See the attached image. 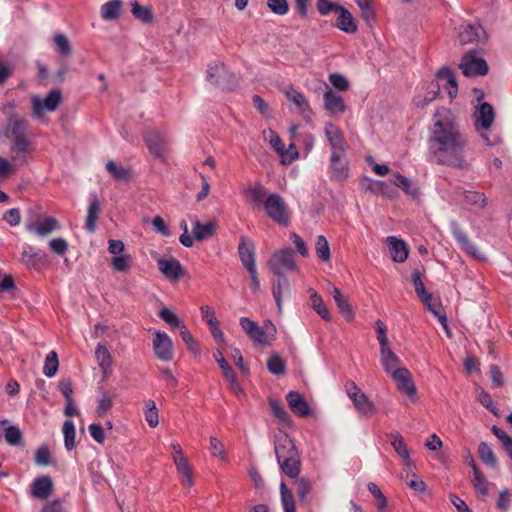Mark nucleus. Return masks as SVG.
<instances>
[{"mask_svg": "<svg viewBox=\"0 0 512 512\" xmlns=\"http://www.w3.org/2000/svg\"><path fill=\"white\" fill-rule=\"evenodd\" d=\"M274 451L278 463L300 454L294 441L284 432L275 435Z\"/></svg>", "mask_w": 512, "mask_h": 512, "instance_id": "obj_11", "label": "nucleus"}, {"mask_svg": "<svg viewBox=\"0 0 512 512\" xmlns=\"http://www.w3.org/2000/svg\"><path fill=\"white\" fill-rule=\"evenodd\" d=\"M458 190H459L458 193L461 192L463 194V196L465 198V202L467 204L475 205L479 208H484L487 205V198L484 195V193L477 192V191H466L462 188H459Z\"/></svg>", "mask_w": 512, "mask_h": 512, "instance_id": "obj_41", "label": "nucleus"}, {"mask_svg": "<svg viewBox=\"0 0 512 512\" xmlns=\"http://www.w3.org/2000/svg\"><path fill=\"white\" fill-rule=\"evenodd\" d=\"M158 316L172 327H180L182 325L179 317L167 307H163L159 311Z\"/></svg>", "mask_w": 512, "mask_h": 512, "instance_id": "obj_61", "label": "nucleus"}, {"mask_svg": "<svg viewBox=\"0 0 512 512\" xmlns=\"http://www.w3.org/2000/svg\"><path fill=\"white\" fill-rule=\"evenodd\" d=\"M26 229L38 236L45 237L60 229L58 220L54 217H46L42 222L31 221L26 224Z\"/></svg>", "mask_w": 512, "mask_h": 512, "instance_id": "obj_17", "label": "nucleus"}, {"mask_svg": "<svg viewBox=\"0 0 512 512\" xmlns=\"http://www.w3.org/2000/svg\"><path fill=\"white\" fill-rule=\"evenodd\" d=\"M27 131V120L24 118H16L13 114L8 117L4 135L7 138H17L25 136Z\"/></svg>", "mask_w": 512, "mask_h": 512, "instance_id": "obj_24", "label": "nucleus"}, {"mask_svg": "<svg viewBox=\"0 0 512 512\" xmlns=\"http://www.w3.org/2000/svg\"><path fill=\"white\" fill-rule=\"evenodd\" d=\"M267 215L277 224L287 227L290 223L289 209L284 199L277 193L269 194L264 202Z\"/></svg>", "mask_w": 512, "mask_h": 512, "instance_id": "obj_2", "label": "nucleus"}, {"mask_svg": "<svg viewBox=\"0 0 512 512\" xmlns=\"http://www.w3.org/2000/svg\"><path fill=\"white\" fill-rule=\"evenodd\" d=\"M35 464L38 466H49L52 464V456L48 447L41 446L36 450Z\"/></svg>", "mask_w": 512, "mask_h": 512, "instance_id": "obj_58", "label": "nucleus"}, {"mask_svg": "<svg viewBox=\"0 0 512 512\" xmlns=\"http://www.w3.org/2000/svg\"><path fill=\"white\" fill-rule=\"evenodd\" d=\"M311 307L325 321L331 320V315L323 302L322 297L317 292H312L310 296Z\"/></svg>", "mask_w": 512, "mask_h": 512, "instance_id": "obj_38", "label": "nucleus"}, {"mask_svg": "<svg viewBox=\"0 0 512 512\" xmlns=\"http://www.w3.org/2000/svg\"><path fill=\"white\" fill-rule=\"evenodd\" d=\"M267 368L271 374L278 376L285 373L286 365L278 354H273L267 361Z\"/></svg>", "mask_w": 512, "mask_h": 512, "instance_id": "obj_50", "label": "nucleus"}, {"mask_svg": "<svg viewBox=\"0 0 512 512\" xmlns=\"http://www.w3.org/2000/svg\"><path fill=\"white\" fill-rule=\"evenodd\" d=\"M451 231L453 237L456 239L457 243L461 246V248L466 251L468 254L472 255L474 258L480 259L481 254L479 253L476 246L470 241L467 234L460 228L457 222L453 221L451 223Z\"/></svg>", "mask_w": 512, "mask_h": 512, "instance_id": "obj_18", "label": "nucleus"}, {"mask_svg": "<svg viewBox=\"0 0 512 512\" xmlns=\"http://www.w3.org/2000/svg\"><path fill=\"white\" fill-rule=\"evenodd\" d=\"M446 80L445 89L451 99L457 96L458 85L453 71L449 67H442L436 73V81Z\"/></svg>", "mask_w": 512, "mask_h": 512, "instance_id": "obj_29", "label": "nucleus"}, {"mask_svg": "<svg viewBox=\"0 0 512 512\" xmlns=\"http://www.w3.org/2000/svg\"><path fill=\"white\" fill-rule=\"evenodd\" d=\"M468 140L456 116L446 108L437 109L429 126L428 149L437 164L467 169L465 149Z\"/></svg>", "mask_w": 512, "mask_h": 512, "instance_id": "obj_1", "label": "nucleus"}, {"mask_svg": "<svg viewBox=\"0 0 512 512\" xmlns=\"http://www.w3.org/2000/svg\"><path fill=\"white\" fill-rule=\"evenodd\" d=\"M62 100V94L59 89H54L48 93L45 99H41L39 96H33L31 98L33 112L36 116H41L45 110L55 111Z\"/></svg>", "mask_w": 512, "mask_h": 512, "instance_id": "obj_9", "label": "nucleus"}, {"mask_svg": "<svg viewBox=\"0 0 512 512\" xmlns=\"http://www.w3.org/2000/svg\"><path fill=\"white\" fill-rule=\"evenodd\" d=\"M5 441L12 446H18L23 443V435L17 426H8L5 429Z\"/></svg>", "mask_w": 512, "mask_h": 512, "instance_id": "obj_54", "label": "nucleus"}, {"mask_svg": "<svg viewBox=\"0 0 512 512\" xmlns=\"http://www.w3.org/2000/svg\"><path fill=\"white\" fill-rule=\"evenodd\" d=\"M412 282L414 285L415 293L421 300L431 299L432 295L426 291L425 285L421 279L419 271H415L412 274Z\"/></svg>", "mask_w": 512, "mask_h": 512, "instance_id": "obj_55", "label": "nucleus"}, {"mask_svg": "<svg viewBox=\"0 0 512 512\" xmlns=\"http://www.w3.org/2000/svg\"><path fill=\"white\" fill-rule=\"evenodd\" d=\"M150 153L161 162H165L168 149V139L158 130L148 131L144 135Z\"/></svg>", "mask_w": 512, "mask_h": 512, "instance_id": "obj_7", "label": "nucleus"}, {"mask_svg": "<svg viewBox=\"0 0 512 512\" xmlns=\"http://www.w3.org/2000/svg\"><path fill=\"white\" fill-rule=\"evenodd\" d=\"M64 446L67 451H71L75 447L76 431L74 423L66 420L63 424Z\"/></svg>", "mask_w": 512, "mask_h": 512, "instance_id": "obj_45", "label": "nucleus"}, {"mask_svg": "<svg viewBox=\"0 0 512 512\" xmlns=\"http://www.w3.org/2000/svg\"><path fill=\"white\" fill-rule=\"evenodd\" d=\"M484 36L485 31L480 25L465 24L461 26L458 39L461 45H466L473 42H479L481 37Z\"/></svg>", "mask_w": 512, "mask_h": 512, "instance_id": "obj_20", "label": "nucleus"}, {"mask_svg": "<svg viewBox=\"0 0 512 512\" xmlns=\"http://www.w3.org/2000/svg\"><path fill=\"white\" fill-rule=\"evenodd\" d=\"M329 172L333 181L343 182L349 177V163L345 151L331 152Z\"/></svg>", "mask_w": 512, "mask_h": 512, "instance_id": "obj_8", "label": "nucleus"}, {"mask_svg": "<svg viewBox=\"0 0 512 512\" xmlns=\"http://www.w3.org/2000/svg\"><path fill=\"white\" fill-rule=\"evenodd\" d=\"M268 267L274 275L284 274V270H296L293 251L290 248H285L275 252L268 261Z\"/></svg>", "mask_w": 512, "mask_h": 512, "instance_id": "obj_6", "label": "nucleus"}, {"mask_svg": "<svg viewBox=\"0 0 512 512\" xmlns=\"http://www.w3.org/2000/svg\"><path fill=\"white\" fill-rule=\"evenodd\" d=\"M238 254L242 265L246 269L256 267L255 245L248 237L241 236L240 243L238 245Z\"/></svg>", "mask_w": 512, "mask_h": 512, "instance_id": "obj_16", "label": "nucleus"}, {"mask_svg": "<svg viewBox=\"0 0 512 512\" xmlns=\"http://www.w3.org/2000/svg\"><path fill=\"white\" fill-rule=\"evenodd\" d=\"M426 308L439 320L442 327L445 329L448 337H451V333L447 323V316L445 313H441L440 309L432 303V298L427 300H422Z\"/></svg>", "mask_w": 512, "mask_h": 512, "instance_id": "obj_49", "label": "nucleus"}, {"mask_svg": "<svg viewBox=\"0 0 512 512\" xmlns=\"http://www.w3.org/2000/svg\"><path fill=\"white\" fill-rule=\"evenodd\" d=\"M478 455L481 461L491 467V468H497L498 467V461L497 458L491 449V447L486 442H480L478 446Z\"/></svg>", "mask_w": 512, "mask_h": 512, "instance_id": "obj_35", "label": "nucleus"}, {"mask_svg": "<svg viewBox=\"0 0 512 512\" xmlns=\"http://www.w3.org/2000/svg\"><path fill=\"white\" fill-rule=\"evenodd\" d=\"M112 266L116 271L124 272L131 267L130 255H120L112 259Z\"/></svg>", "mask_w": 512, "mask_h": 512, "instance_id": "obj_63", "label": "nucleus"}, {"mask_svg": "<svg viewBox=\"0 0 512 512\" xmlns=\"http://www.w3.org/2000/svg\"><path fill=\"white\" fill-rule=\"evenodd\" d=\"M269 405L274 416L281 422L287 425L292 423L291 417L283 406L275 399L269 398Z\"/></svg>", "mask_w": 512, "mask_h": 512, "instance_id": "obj_48", "label": "nucleus"}, {"mask_svg": "<svg viewBox=\"0 0 512 512\" xmlns=\"http://www.w3.org/2000/svg\"><path fill=\"white\" fill-rule=\"evenodd\" d=\"M246 191L256 205L264 206L265 199L268 196L267 190L264 186L260 184L256 186H249Z\"/></svg>", "mask_w": 512, "mask_h": 512, "instance_id": "obj_53", "label": "nucleus"}, {"mask_svg": "<svg viewBox=\"0 0 512 512\" xmlns=\"http://www.w3.org/2000/svg\"><path fill=\"white\" fill-rule=\"evenodd\" d=\"M286 400L291 411L299 417H307L311 409L305 398L297 391H290Z\"/></svg>", "mask_w": 512, "mask_h": 512, "instance_id": "obj_19", "label": "nucleus"}, {"mask_svg": "<svg viewBox=\"0 0 512 512\" xmlns=\"http://www.w3.org/2000/svg\"><path fill=\"white\" fill-rule=\"evenodd\" d=\"M325 135L332 152L342 153V151H345L343 136L333 123L330 122L325 125Z\"/></svg>", "mask_w": 512, "mask_h": 512, "instance_id": "obj_26", "label": "nucleus"}, {"mask_svg": "<svg viewBox=\"0 0 512 512\" xmlns=\"http://www.w3.org/2000/svg\"><path fill=\"white\" fill-rule=\"evenodd\" d=\"M367 489L374 496L377 508L379 510L385 509L387 507V499L377 484L369 482Z\"/></svg>", "mask_w": 512, "mask_h": 512, "instance_id": "obj_56", "label": "nucleus"}, {"mask_svg": "<svg viewBox=\"0 0 512 512\" xmlns=\"http://www.w3.org/2000/svg\"><path fill=\"white\" fill-rule=\"evenodd\" d=\"M315 251H316L317 257L322 262H327L330 260V257H331L330 247H329L328 241L325 236H323V235L317 236L316 242H315Z\"/></svg>", "mask_w": 512, "mask_h": 512, "instance_id": "obj_46", "label": "nucleus"}, {"mask_svg": "<svg viewBox=\"0 0 512 512\" xmlns=\"http://www.w3.org/2000/svg\"><path fill=\"white\" fill-rule=\"evenodd\" d=\"M95 357L101 370L110 371L112 367V357L108 349L103 344H98L95 350Z\"/></svg>", "mask_w": 512, "mask_h": 512, "instance_id": "obj_39", "label": "nucleus"}, {"mask_svg": "<svg viewBox=\"0 0 512 512\" xmlns=\"http://www.w3.org/2000/svg\"><path fill=\"white\" fill-rule=\"evenodd\" d=\"M145 420L150 427H156L159 423L158 410L153 400L149 399L145 402Z\"/></svg>", "mask_w": 512, "mask_h": 512, "instance_id": "obj_52", "label": "nucleus"}, {"mask_svg": "<svg viewBox=\"0 0 512 512\" xmlns=\"http://www.w3.org/2000/svg\"><path fill=\"white\" fill-rule=\"evenodd\" d=\"M355 3L361 11L362 19L369 27H372L376 21V14L372 7L371 0H355Z\"/></svg>", "mask_w": 512, "mask_h": 512, "instance_id": "obj_36", "label": "nucleus"}, {"mask_svg": "<svg viewBox=\"0 0 512 512\" xmlns=\"http://www.w3.org/2000/svg\"><path fill=\"white\" fill-rule=\"evenodd\" d=\"M337 13L338 17L334 23V26L347 34H354L358 27L356 20L351 12L342 6Z\"/></svg>", "mask_w": 512, "mask_h": 512, "instance_id": "obj_22", "label": "nucleus"}, {"mask_svg": "<svg viewBox=\"0 0 512 512\" xmlns=\"http://www.w3.org/2000/svg\"><path fill=\"white\" fill-rule=\"evenodd\" d=\"M391 378L396 382L400 393L409 397L412 402L416 401V386L408 369L400 368L394 371Z\"/></svg>", "mask_w": 512, "mask_h": 512, "instance_id": "obj_10", "label": "nucleus"}, {"mask_svg": "<svg viewBox=\"0 0 512 512\" xmlns=\"http://www.w3.org/2000/svg\"><path fill=\"white\" fill-rule=\"evenodd\" d=\"M131 13L136 19L143 23H151L153 20L152 10L147 6L140 5L138 1L131 3Z\"/></svg>", "mask_w": 512, "mask_h": 512, "instance_id": "obj_40", "label": "nucleus"}, {"mask_svg": "<svg viewBox=\"0 0 512 512\" xmlns=\"http://www.w3.org/2000/svg\"><path fill=\"white\" fill-rule=\"evenodd\" d=\"M157 266L160 272L170 281H177L184 275L181 263L175 258H159Z\"/></svg>", "mask_w": 512, "mask_h": 512, "instance_id": "obj_15", "label": "nucleus"}, {"mask_svg": "<svg viewBox=\"0 0 512 512\" xmlns=\"http://www.w3.org/2000/svg\"><path fill=\"white\" fill-rule=\"evenodd\" d=\"M122 1L110 0L101 6V17L104 20H116L121 15Z\"/></svg>", "mask_w": 512, "mask_h": 512, "instance_id": "obj_34", "label": "nucleus"}, {"mask_svg": "<svg viewBox=\"0 0 512 512\" xmlns=\"http://www.w3.org/2000/svg\"><path fill=\"white\" fill-rule=\"evenodd\" d=\"M475 129L477 132L481 130L487 131L495 119V111L491 104L487 102L481 103L475 111Z\"/></svg>", "mask_w": 512, "mask_h": 512, "instance_id": "obj_13", "label": "nucleus"}, {"mask_svg": "<svg viewBox=\"0 0 512 512\" xmlns=\"http://www.w3.org/2000/svg\"><path fill=\"white\" fill-rule=\"evenodd\" d=\"M459 68L466 77L484 76L489 70L487 62L477 57V51L474 49L463 55Z\"/></svg>", "mask_w": 512, "mask_h": 512, "instance_id": "obj_4", "label": "nucleus"}, {"mask_svg": "<svg viewBox=\"0 0 512 512\" xmlns=\"http://www.w3.org/2000/svg\"><path fill=\"white\" fill-rule=\"evenodd\" d=\"M206 80L217 87L233 90L237 86L235 74L230 72L223 63H214L208 66Z\"/></svg>", "mask_w": 512, "mask_h": 512, "instance_id": "obj_3", "label": "nucleus"}, {"mask_svg": "<svg viewBox=\"0 0 512 512\" xmlns=\"http://www.w3.org/2000/svg\"><path fill=\"white\" fill-rule=\"evenodd\" d=\"M281 471L289 478H298L301 470L300 454L278 463Z\"/></svg>", "mask_w": 512, "mask_h": 512, "instance_id": "obj_31", "label": "nucleus"}, {"mask_svg": "<svg viewBox=\"0 0 512 512\" xmlns=\"http://www.w3.org/2000/svg\"><path fill=\"white\" fill-rule=\"evenodd\" d=\"M439 91H440L439 83L437 81L432 82L430 84V86L428 87V90H427L426 94L424 95V97L416 100L417 107L423 108L426 105H428L430 102H432L437 97V95L439 94Z\"/></svg>", "mask_w": 512, "mask_h": 512, "instance_id": "obj_51", "label": "nucleus"}, {"mask_svg": "<svg viewBox=\"0 0 512 512\" xmlns=\"http://www.w3.org/2000/svg\"><path fill=\"white\" fill-rule=\"evenodd\" d=\"M324 107L331 114L344 113L346 106L341 95L335 93L329 87L323 95Z\"/></svg>", "mask_w": 512, "mask_h": 512, "instance_id": "obj_23", "label": "nucleus"}, {"mask_svg": "<svg viewBox=\"0 0 512 512\" xmlns=\"http://www.w3.org/2000/svg\"><path fill=\"white\" fill-rule=\"evenodd\" d=\"M394 178L393 184L401 188L405 193L411 196H416L418 194V187L412 183L410 179L400 173H396Z\"/></svg>", "mask_w": 512, "mask_h": 512, "instance_id": "obj_44", "label": "nucleus"}, {"mask_svg": "<svg viewBox=\"0 0 512 512\" xmlns=\"http://www.w3.org/2000/svg\"><path fill=\"white\" fill-rule=\"evenodd\" d=\"M215 224L213 222H207L202 224L198 219L193 221V235L197 241H203L215 233Z\"/></svg>", "mask_w": 512, "mask_h": 512, "instance_id": "obj_33", "label": "nucleus"}, {"mask_svg": "<svg viewBox=\"0 0 512 512\" xmlns=\"http://www.w3.org/2000/svg\"><path fill=\"white\" fill-rule=\"evenodd\" d=\"M285 95L289 101L293 102L296 106H298L301 109V112L304 114V117L307 118V114L310 113L311 110L303 94H301L300 92L293 88H290L285 92Z\"/></svg>", "mask_w": 512, "mask_h": 512, "instance_id": "obj_37", "label": "nucleus"}, {"mask_svg": "<svg viewBox=\"0 0 512 512\" xmlns=\"http://www.w3.org/2000/svg\"><path fill=\"white\" fill-rule=\"evenodd\" d=\"M54 42L57 46L58 52L63 56H68L71 54L72 47L68 38L63 34H58L54 37Z\"/></svg>", "mask_w": 512, "mask_h": 512, "instance_id": "obj_62", "label": "nucleus"}, {"mask_svg": "<svg viewBox=\"0 0 512 512\" xmlns=\"http://www.w3.org/2000/svg\"><path fill=\"white\" fill-rule=\"evenodd\" d=\"M100 212V204L97 196L91 195L86 217L85 228L87 231L93 233L96 229V220Z\"/></svg>", "mask_w": 512, "mask_h": 512, "instance_id": "obj_32", "label": "nucleus"}, {"mask_svg": "<svg viewBox=\"0 0 512 512\" xmlns=\"http://www.w3.org/2000/svg\"><path fill=\"white\" fill-rule=\"evenodd\" d=\"M345 389L347 395L353 401L355 408L361 415L369 416L375 412L376 408L374 403L361 391L355 382L348 381L345 384Z\"/></svg>", "mask_w": 512, "mask_h": 512, "instance_id": "obj_5", "label": "nucleus"}, {"mask_svg": "<svg viewBox=\"0 0 512 512\" xmlns=\"http://www.w3.org/2000/svg\"><path fill=\"white\" fill-rule=\"evenodd\" d=\"M58 367V355L55 351H51L45 358L43 373L49 378L53 377L57 373Z\"/></svg>", "mask_w": 512, "mask_h": 512, "instance_id": "obj_47", "label": "nucleus"}, {"mask_svg": "<svg viewBox=\"0 0 512 512\" xmlns=\"http://www.w3.org/2000/svg\"><path fill=\"white\" fill-rule=\"evenodd\" d=\"M106 170L115 180L124 181L130 178V169L117 165L114 161L106 163Z\"/></svg>", "mask_w": 512, "mask_h": 512, "instance_id": "obj_43", "label": "nucleus"}, {"mask_svg": "<svg viewBox=\"0 0 512 512\" xmlns=\"http://www.w3.org/2000/svg\"><path fill=\"white\" fill-rule=\"evenodd\" d=\"M31 150V142L25 136L13 138V144L10 148V152L13 154V161L22 165L26 163L25 154Z\"/></svg>", "mask_w": 512, "mask_h": 512, "instance_id": "obj_21", "label": "nucleus"}, {"mask_svg": "<svg viewBox=\"0 0 512 512\" xmlns=\"http://www.w3.org/2000/svg\"><path fill=\"white\" fill-rule=\"evenodd\" d=\"M390 443L394 448L395 452L403 459L405 465L411 466L412 460L410 458L409 450L404 441L403 436L399 432H392L389 435Z\"/></svg>", "mask_w": 512, "mask_h": 512, "instance_id": "obj_30", "label": "nucleus"}, {"mask_svg": "<svg viewBox=\"0 0 512 512\" xmlns=\"http://www.w3.org/2000/svg\"><path fill=\"white\" fill-rule=\"evenodd\" d=\"M380 362L387 374L392 376L394 371H397L401 367L400 358L389 348L380 349Z\"/></svg>", "mask_w": 512, "mask_h": 512, "instance_id": "obj_27", "label": "nucleus"}, {"mask_svg": "<svg viewBox=\"0 0 512 512\" xmlns=\"http://www.w3.org/2000/svg\"><path fill=\"white\" fill-rule=\"evenodd\" d=\"M41 512H66L64 501L62 499H54L47 502L42 507Z\"/></svg>", "mask_w": 512, "mask_h": 512, "instance_id": "obj_64", "label": "nucleus"}, {"mask_svg": "<svg viewBox=\"0 0 512 512\" xmlns=\"http://www.w3.org/2000/svg\"><path fill=\"white\" fill-rule=\"evenodd\" d=\"M54 491V484L49 475H42L33 480L30 485V494L33 498L46 500Z\"/></svg>", "mask_w": 512, "mask_h": 512, "instance_id": "obj_14", "label": "nucleus"}, {"mask_svg": "<svg viewBox=\"0 0 512 512\" xmlns=\"http://www.w3.org/2000/svg\"><path fill=\"white\" fill-rule=\"evenodd\" d=\"M296 493L301 502H305L311 490V483L306 478H296Z\"/></svg>", "mask_w": 512, "mask_h": 512, "instance_id": "obj_60", "label": "nucleus"}, {"mask_svg": "<svg viewBox=\"0 0 512 512\" xmlns=\"http://www.w3.org/2000/svg\"><path fill=\"white\" fill-rule=\"evenodd\" d=\"M280 494L284 512H296L294 496L283 481L280 483Z\"/></svg>", "mask_w": 512, "mask_h": 512, "instance_id": "obj_42", "label": "nucleus"}, {"mask_svg": "<svg viewBox=\"0 0 512 512\" xmlns=\"http://www.w3.org/2000/svg\"><path fill=\"white\" fill-rule=\"evenodd\" d=\"M342 5L329 0H317L316 8L320 15L327 16L331 12H338Z\"/></svg>", "mask_w": 512, "mask_h": 512, "instance_id": "obj_57", "label": "nucleus"}, {"mask_svg": "<svg viewBox=\"0 0 512 512\" xmlns=\"http://www.w3.org/2000/svg\"><path fill=\"white\" fill-rule=\"evenodd\" d=\"M272 282V295L277 304L278 311L282 312V297L290 292V283L284 274L276 275Z\"/></svg>", "mask_w": 512, "mask_h": 512, "instance_id": "obj_25", "label": "nucleus"}, {"mask_svg": "<svg viewBox=\"0 0 512 512\" xmlns=\"http://www.w3.org/2000/svg\"><path fill=\"white\" fill-rule=\"evenodd\" d=\"M267 7L276 15L283 16L289 11L287 0H267Z\"/></svg>", "mask_w": 512, "mask_h": 512, "instance_id": "obj_59", "label": "nucleus"}, {"mask_svg": "<svg viewBox=\"0 0 512 512\" xmlns=\"http://www.w3.org/2000/svg\"><path fill=\"white\" fill-rule=\"evenodd\" d=\"M389 251L393 261L402 263L408 257V247L403 240L390 236L387 238Z\"/></svg>", "mask_w": 512, "mask_h": 512, "instance_id": "obj_28", "label": "nucleus"}, {"mask_svg": "<svg viewBox=\"0 0 512 512\" xmlns=\"http://www.w3.org/2000/svg\"><path fill=\"white\" fill-rule=\"evenodd\" d=\"M153 349L156 357L162 361H170L173 358V343L167 333L156 331L153 340Z\"/></svg>", "mask_w": 512, "mask_h": 512, "instance_id": "obj_12", "label": "nucleus"}]
</instances>
